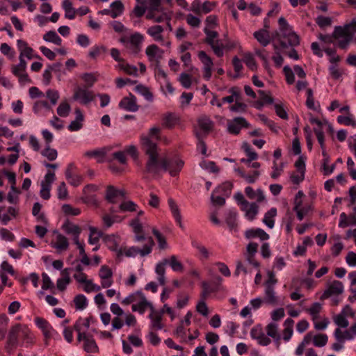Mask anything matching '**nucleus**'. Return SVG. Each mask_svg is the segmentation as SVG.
<instances>
[{"label":"nucleus","instance_id":"nucleus-1","mask_svg":"<svg viewBox=\"0 0 356 356\" xmlns=\"http://www.w3.org/2000/svg\"><path fill=\"white\" fill-rule=\"evenodd\" d=\"M278 23L279 30L273 33L272 38L277 40L282 49L298 45L299 37L293 31L286 20L281 17L278 19Z\"/></svg>","mask_w":356,"mask_h":356},{"label":"nucleus","instance_id":"nucleus-2","mask_svg":"<svg viewBox=\"0 0 356 356\" xmlns=\"http://www.w3.org/2000/svg\"><path fill=\"white\" fill-rule=\"evenodd\" d=\"M120 302L124 305H131V310L143 314L147 309H151L153 305L141 291L129 293Z\"/></svg>","mask_w":356,"mask_h":356},{"label":"nucleus","instance_id":"nucleus-3","mask_svg":"<svg viewBox=\"0 0 356 356\" xmlns=\"http://www.w3.org/2000/svg\"><path fill=\"white\" fill-rule=\"evenodd\" d=\"M161 129L158 127H153L149 129L148 135H143L140 137V142L143 148L148 156H157V145L152 141L160 139Z\"/></svg>","mask_w":356,"mask_h":356},{"label":"nucleus","instance_id":"nucleus-4","mask_svg":"<svg viewBox=\"0 0 356 356\" xmlns=\"http://www.w3.org/2000/svg\"><path fill=\"white\" fill-rule=\"evenodd\" d=\"M268 280L265 282L264 302L275 306L279 304V298L275 291V286L277 282L275 275L272 271H268Z\"/></svg>","mask_w":356,"mask_h":356},{"label":"nucleus","instance_id":"nucleus-5","mask_svg":"<svg viewBox=\"0 0 356 356\" xmlns=\"http://www.w3.org/2000/svg\"><path fill=\"white\" fill-rule=\"evenodd\" d=\"M154 245V242L152 237L148 238V242L146 243L142 248H139L137 246H123L122 248V254L119 255L118 259H122L124 257L127 258H134L138 255L143 257L148 254H149L152 251L153 246Z\"/></svg>","mask_w":356,"mask_h":356},{"label":"nucleus","instance_id":"nucleus-6","mask_svg":"<svg viewBox=\"0 0 356 356\" xmlns=\"http://www.w3.org/2000/svg\"><path fill=\"white\" fill-rule=\"evenodd\" d=\"M120 41L124 44L130 54L136 55L141 50L144 36L141 33L136 32L129 37L122 38Z\"/></svg>","mask_w":356,"mask_h":356},{"label":"nucleus","instance_id":"nucleus-7","mask_svg":"<svg viewBox=\"0 0 356 356\" xmlns=\"http://www.w3.org/2000/svg\"><path fill=\"white\" fill-rule=\"evenodd\" d=\"M98 163H106L113 173H120L127 169V157H98Z\"/></svg>","mask_w":356,"mask_h":356},{"label":"nucleus","instance_id":"nucleus-8","mask_svg":"<svg viewBox=\"0 0 356 356\" xmlns=\"http://www.w3.org/2000/svg\"><path fill=\"white\" fill-rule=\"evenodd\" d=\"M27 62L19 60V63L11 66L12 74L18 79L20 84L30 83L31 82L27 72Z\"/></svg>","mask_w":356,"mask_h":356},{"label":"nucleus","instance_id":"nucleus-9","mask_svg":"<svg viewBox=\"0 0 356 356\" xmlns=\"http://www.w3.org/2000/svg\"><path fill=\"white\" fill-rule=\"evenodd\" d=\"M56 180L55 173L49 170L44 175V179L41 181L40 195L44 200H49L51 197V189L52 184Z\"/></svg>","mask_w":356,"mask_h":356},{"label":"nucleus","instance_id":"nucleus-10","mask_svg":"<svg viewBox=\"0 0 356 356\" xmlns=\"http://www.w3.org/2000/svg\"><path fill=\"white\" fill-rule=\"evenodd\" d=\"M184 162L180 157L163 159V171L168 172L171 176L177 175L182 169Z\"/></svg>","mask_w":356,"mask_h":356},{"label":"nucleus","instance_id":"nucleus-11","mask_svg":"<svg viewBox=\"0 0 356 356\" xmlns=\"http://www.w3.org/2000/svg\"><path fill=\"white\" fill-rule=\"evenodd\" d=\"M176 157H149L147 162V172L157 175L163 171V159H175Z\"/></svg>","mask_w":356,"mask_h":356},{"label":"nucleus","instance_id":"nucleus-12","mask_svg":"<svg viewBox=\"0 0 356 356\" xmlns=\"http://www.w3.org/2000/svg\"><path fill=\"white\" fill-rule=\"evenodd\" d=\"M113 275L112 270L108 266L103 265L101 266L98 275L101 280L102 289H108L113 285Z\"/></svg>","mask_w":356,"mask_h":356},{"label":"nucleus","instance_id":"nucleus-13","mask_svg":"<svg viewBox=\"0 0 356 356\" xmlns=\"http://www.w3.org/2000/svg\"><path fill=\"white\" fill-rule=\"evenodd\" d=\"M197 56L203 64L202 70L204 78L207 81H209L211 77L212 67L213 65V60L204 51H199Z\"/></svg>","mask_w":356,"mask_h":356},{"label":"nucleus","instance_id":"nucleus-14","mask_svg":"<svg viewBox=\"0 0 356 356\" xmlns=\"http://www.w3.org/2000/svg\"><path fill=\"white\" fill-rule=\"evenodd\" d=\"M250 337L252 339L257 340V343L263 346H266L271 342L270 338L264 332L261 325H257L251 329Z\"/></svg>","mask_w":356,"mask_h":356},{"label":"nucleus","instance_id":"nucleus-15","mask_svg":"<svg viewBox=\"0 0 356 356\" xmlns=\"http://www.w3.org/2000/svg\"><path fill=\"white\" fill-rule=\"evenodd\" d=\"M150 309L149 318L150 320L149 325V330H161L164 327V324L162 322L163 316L161 313L156 310L153 306Z\"/></svg>","mask_w":356,"mask_h":356},{"label":"nucleus","instance_id":"nucleus-16","mask_svg":"<svg viewBox=\"0 0 356 356\" xmlns=\"http://www.w3.org/2000/svg\"><path fill=\"white\" fill-rule=\"evenodd\" d=\"M344 286L341 282L334 280L328 283L326 289L323 293V298H327L331 296H338L343 293Z\"/></svg>","mask_w":356,"mask_h":356},{"label":"nucleus","instance_id":"nucleus-17","mask_svg":"<svg viewBox=\"0 0 356 356\" xmlns=\"http://www.w3.org/2000/svg\"><path fill=\"white\" fill-rule=\"evenodd\" d=\"M17 47L19 51V60L26 61L25 58L28 60L33 59V49L29 46L26 41L22 39L17 40Z\"/></svg>","mask_w":356,"mask_h":356},{"label":"nucleus","instance_id":"nucleus-18","mask_svg":"<svg viewBox=\"0 0 356 356\" xmlns=\"http://www.w3.org/2000/svg\"><path fill=\"white\" fill-rule=\"evenodd\" d=\"M73 99L82 104H88L94 99L93 92L86 88H78L75 90Z\"/></svg>","mask_w":356,"mask_h":356},{"label":"nucleus","instance_id":"nucleus-19","mask_svg":"<svg viewBox=\"0 0 356 356\" xmlns=\"http://www.w3.org/2000/svg\"><path fill=\"white\" fill-rule=\"evenodd\" d=\"M164 29L162 26L160 25H154L150 26L147 30V33L152 38V39L158 42H161L162 45H165L166 47L170 46V42H165L163 36V32Z\"/></svg>","mask_w":356,"mask_h":356},{"label":"nucleus","instance_id":"nucleus-20","mask_svg":"<svg viewBox=\"0 0 356 356\" xmlns=\"http://www.w3.org/2000/svg\"><path fill=\"white\" fill-rule=\"evenodd\" d=\"M240 209L243 212L245 218L249 221L254 220L259 213V204L257 202H248Z\"/></svg>","mask_w":356,"mask_h":356},{"label":"nucleus","instance_id":"nucleus-21","mask_svg":"<svg viewBox=\"0 0 356 356\" xmlns=\"http://www.w3.org/2000/svg\"><path fill=\"white\" fill-rule=\"evenodd\" d=\"M145 54L149 62L157 63L162 58L163 51L156 44H152L146 47Z\"/></svg>","mask_w":356,"mask_h":356},{"label":"nucleus","instance_id":"nucleus-22","mask_svg":"<svg viewBox=\"0 0 356 356\" xmlns=\"http://www.w3.org/2000/svg\"><path fill=\"white\" fill-rule=\"evenodd\" d=\"M41 134L46 143L45 148L41 152L42 156H57V151L55 149L50 148L49 146L54 139L53 134L48 129H42Z\"/></svg>","mask_w":356,"mask_h":356},{"label":"nucleus","instance_id":"nucleus-23","mask_svg":"<svg viewBox=\"0 0 356 356\" xmlns=\"http://www.w3.org/2000/svg\"><path fill=\"white\" fill-rule=\"evenodd\" d=\"M105 243L108 248L115 254L117 258L122 254L121 250L123 245H120V238L118 236H107L105 238Z\"/></svg>","mask_w":356,"mask_h":356},{"label":"nucleus","instance_id":"nucleus-24","mask_svg":"<svg viewBox=\"0 0 356 356\" xmlns=\"http://www.w3.org/2000/svg\"><path fill=\"white\" fill-rule=\"evenodd\" d=\"M249 124L243 117L235 118L227 124V130L230 134H238L243 127H248Z\"/></svg>","mask_w":356,"mask_h":356},{"label":"nucleus","instance_id":"nucleus-25","mask_svg":"<svg viewBox=\"0 0 356 356\" xmlns=\"http://www.w3.org/2000/svg\"><path fill=\"white\" fill-rule=\"evenodd\" d=\"M354 33H356V20H353L350 23L346 24L343 27H336L333 33V35L335 38H339L345 35H350Z\"/></svg>","mask_w":356,"mask_h":356},{"label":"nucleus","instance_id":"nucleus-26","mask_svg":"<svg viewBox=\"0 0 356 356\" xmlns=\"http://www.w3.org/2000/svg\"><path fill=\"white\" fill-rule=\"evenodd\" d=\"M18 333L23 340V345L28 347L34 343V335L26 325L17 324Z\"/></svg>","mask_w":356,"mask_h":356},{"label":"nucleus","instance_id":"nucleus-27","mask_svg":"<svg viewBox=\"0 0 356 356\" xmlns=\"http://www.w3.org/2000/svg\"><path fill=\"white\" fill-rule=\"evenodd\" d=\"M119 107L129 112H136L138 109V106L136 104V99L131 94H130L129 96L125 97L121 99L119 103Z\"/></svg>","mask_w":356,"mask_h":356},{"label":"nucleus","instance_id":"nucleus-28","mask_svg":"<svg viewBox=\"0 0 356 356\" xmlns=\"http://www.w3.org/2000/svg\"><path fill=\"white\" fill-rule=\"evenodd\" d=\"M125 196V191L117 189L113 186H108L106 191V199L111 203H115Z\"/></svg>","mask_w":356,"mask_h":356},{"label":"nucleus","instance_id":"nucleus-29","mask_svg":"<svg viewBox=\"0 0 356 356\" xmlns=\"http://www.w3.org/2000/svg\"><path fill=\"white\" fill-rule=\"evenodd\" d=\"M19 337V334L18 333L17 325L13 327L12 329L9 332L6 349L8 352L11 353L19 343L18 337Z\"/></svg>","mask_w":356,"mask_h":356},{"label":"nucleus","instance_id":"nucleus-30","mask_svg":"<svg viewBox=\"0 0 356 356\" xmlns=\"http://www.w3.org/2000/svg\"><path fill=\"white\" fill-rule=\"evenodd\" d=\"M51 246L59 252L67 250L69 248L68 239L64 235L57 232L51 241Z\"/></svg>","mask_w":356,"mask_h":356},{"label":"nucleus","instance_id":"nucleus-31","mask_svg":"<svg viewBox=\"0 0 356 356\" xmlns=\"http://www.w3.org/2000/svg\"><path fill=\"white\" fill-rule=\"evenodd\" d=\"M286 165V162L284 161L282 157H275L273 162L272 172L270 174L271 178L277 179L282 173Z\"/></svg>","mask_w":356,"mask_h":356},{"label":"nucleus","instance_id":"nucleus-32","mask_svg":"<svg viewBox=\"0 0 356 356\" xmlns=\"http://www.w3.org/2000/svg\"><path fill=\"white\" fill-rule=\"evenodd\" d=\"M74 330L77 332V340L81 341V338L85 335H88L86 332L90 327V321L88 318H80L74 324Z\"/></svg>","mask_w":356,"mask_h":356},{"label":"nucleus","instance_id":"nucleus-33","mask_svg":"<svg viewBox=\"0 0 356 356\" xmlns=\"http://www.w3.org/2000/svg\"><path fill=\"white\" fill-rule=\"evenodd\" d=\"M245 193L250 200H254L257 204L266 201V196L261 188L254 190L251 186H247Z\"/></svg>","mask_w":356,"mask_h":356},{"label":"nucleus","instance_id":"nucleus-34","mask_svg":"<svg viewBox=\"0 0 356 356\" xmlns=\"http://www.w3.org/2000/svg\"><path fill=\"white\" fill-rule=\"evenodd\" d=\"M238 212L235 209H228L225 215V220L230 231L236 230L238 225Z\"/></svg>","mask_w":356,"mask_h":356},{"label":"nucleus","instance_id":"nucleus-35","mask_svg":"<svg viewBox=\"0 0 356 356\" xmlns=\"http://www.w3.org/2000/svg\"><path fill=\"white\" fill-rule=\"evenodd\" d=\"M245 236L248 239L258 238L261 241H267L270 237L269 234L261 228H252L247 229L245 232Z\"/></svg>","mask_w":356,"mask_h":356},{"label":"nucleus","instance_id":"nucleus-36","mask_svg":"<svg viewBox=\"0 0 356 356\" xmlns=\"http://www.w3.org/2000/svg\"><path fill=\"white\" fill-rule=\"evenodd\" d=\"M168 263V259H163L162 261L156 264L155 273L157 275V280L160 285L165 286V266Z\"/></svg>","mask_w":356,"mask_h":356},{"label":"nucleus","instance_id":"nucleus-37","mask_svg":"<svg viewBox=\"0 0 356 356\" xmlns=\"http://www.w3.org/2000/svg\"><path fill=\"white\" fill-rule=\"evenodd\" d=\"M349 226H356V209L353 213L349 216L346 215L344 212L341 213L339 216V227L344 228Z\"/></svg>","mask_w":356,"mask_h":356},{"label":"nucleus","instance_id":"nucleus-38","mask_svg":"<svg viewBox=\"0 0 356 356\" xmlns=\"http://www.w3.org/2000/svg\"><path fill=\"white\" fill-rule=\"evenodd\" d=\"M81 341L83 342V348L86 352L91 353H95L98 352V346L92 336L89 334L85 335L81 338Z\"/></svg>","mask_w":356,"mask_h":356},{"label":"nucleus","instance_id":"nucleus-39","mask_svg":"<svg viewBox=\"0 0 356 356\" xmlns=\"http://www.w3.org/2000/svg\"><path fill=\"white\" fill-rule=\"evenodd\" d=\"M266 335L271 337L275 341H279L281 339V334L279 332V325L276 322H270L266 327Z\"/></svg>","mask_w":356,"mask_h":356},{"label":"nucleus","instance_id":"nucleus-40","mask_svg":"<svg viewBox=\"0 0 356 356\" xmlns=\"http://www.w3.org/2000/svg\"><path fill=\"white\" fill-rule=\"evenodd\" d=\"M293 325L294 321L291 318H288L284 321L283 324L284 330L281 337L285 341H289L293 336Z\"/></svg>","mask_w":356,"mask_h":356},{"label":"nucleus","instance_id":"nucleus-41","mask_svg":"<svg viewBox=\"0 0 356 356\" xmlns=\"http://www.w3.org/2000/svg\"><path fill=\"white\" fill-rule=\"evenodd\" d=\"M34 322L37 327L42 331L46 337H50L52 335L54 330L46 320L37 317L34 319Z\"/></svg>","mask_w":356,"mask_h":356},{"label":"nucleus","instance_id":"nucleus-42","mask_svg":"<svg viewBox=\"0 0 356 356\" xmlns=\"http://www.w3.org/2000/svg\"><path fill=\"white\" fill-rule=\"evenodd\" d=\"M168 204L170 209V211L172 213V215L173 218H175V221L179 226V227L182 229H184V225L181 220V215L180 213L179 209L177 204L175 202V201L172 199L168 200Z\"/></svg>","mask_w":356,"mask_h":356},{"label":"nucleus","instance_id":"nucleus-43","mask_svg":"<svg viewBox=\"0 0 356 356\" xmlns=\"http://www.w3.org/2000/svg\"><path fill=\"white\" fill-rule=\"evenodd\" d=\"M168 204L170 209V211L172 213V215L173 218H175V221L179 226V227L182 229H184V225L181 220V215L180 213L179 209L177 204L175 202V201L172 199L168 200Z\"/></svg>","mask_w":356,"mask_h":356},{"label":"nucleus","instance_id":"nucleus-44","mask_svg":"<svg viewBox=\"0 0 356 356\" xmlns=\"http://www.w3.org/2000/svg\"><path fill=\"white\" fill-rule=\"evenodd\" d=\"M63 228L67 234L72 235L74 242H78L81 234V228L78 225L68 222L63 225Z\"/></svg>","mask_w":356,"mask_h":356},{"label":"nucleus","instance_id":"nucleus-45","mask_svg":"<svg viewBox=\"0 0 356 356\" xmlns=\"http://www.w3.org/2000/svg\"><path fill=\"white\" fill-rule=\"evenodd\" d=\"M228 93L229 95L222 98V102L223 103H235L236 101L239 99V97H241V91L239 88L236 86L230 88L228 90Z\"/></svg>","mask_w":356,"mask_h":356},{"label":"nucleus","instance_id":"nucleus-46","mask_svg":"<svg viewBox=\"0 0 356 356\" xmlns=\"http://www.w3.org/2000/svg\"><path fill=\"white\" fill-rule=\"evenodd\" d=\"M61 274L63 275V277L58 278L57 280L56 287L59 291H63L66 289L67 286L70 284L71 281L69 275V269H64L63 270L61 271Z\"/></svg>","mask_w":356,"mask_h":356},{"label":"nucleus","instance_id":"nucleus-47","mask_svg":"<svg viewBox=\"0 0 356 356\" xmlns=\"http://www.w3.org/2000/svg\"><path fill=\"white\" fill-rule=\"evenodd\" d=\"M76 118L72 121L68 126V129L71 131H76L82 128V122L83 121V115L80 109L75 110Z\"/></svg>","mask_w":356,"mask_h":356},{"label":"nucleus","instance_id":"nucleus-48","mask_svg":"<svg viewBox=\"0 0 356 356\" xmlns=\"http://www.w3.org/2000/svg\"><path fill=\"white\" fill-rule=\"evenodd\" d=\"M277 216V209L275 207L271 208L269 211L265 213L262 220L263 223L269 229H273L275 226V218Z\"/></svg>","mask_w":356,"mask_h":356},{"label":"nucleus","instance_id":"nucleus-49","mask_svg":"<svg viewBox=\"0 0 356 356\" xmlns=\"http://www.w3.org/2000/svg\"><path fill=\"white\" fill-rule=\"evenodd\" d=\"M254 37L264 47H266L270 41V36L266 29H260L255 31Z\"/></svg>","mask_w":356,"mask_h":356},{"label":"nucleus","instance_id":"nucleus-50","mask_svg":"<svg viewBox=\"0 0 356 356\" xmlns=\"http://www.w3.org/2000/svg\"><path fill=\"white\" fill-rule=\"evenodd\" d=\"M65 11V17L68 19H74L76 17V9H75L70 0H64L62 4Z\"/></svg>","mask_w":356,"mask_h":356},{"label":"nucleus","instance_id":"nucleus-51","mask_svg":"<svg viewBox=\"0 0 356 356\" xmlns=\"http://www.w3.org/2000/svg\"><path fill=\"white\" fill-rule=\"evenodd\" d=\"M312 338H313V333L309 332L307 333L303 338L302 341L299 343L298 347L296 348L295 350V354L297 356H302L305 348L306 346L310 344L311 342H312Z\"/></svg>","mask_w":356,"mask_h":356},{"label":"nucleus","instance_id":"nucleus-52","mask_svg":"<svg viewBox=\"0 0 356 356\" xmlns=\"http://www.w3.org/2000/svg\"><path fill=\"white\" fill-rule=\"evenodd\" d=\"M107 53V48L103 44L94 45L89 51L88 56L92 58L96 59L97 58L104 56Z\"/></svg>","mask_w":356,"mask_h":356},{"label":"nucleus","instance_id":"nucleus-53","mask_svg":"<svg viewBox=\"0 0 356 356\" xmlns=\"http://www.w3.org/2000/svg\"><path fill=\"white\" fill-rule=\"evenodd\" d=\"M61 64L59 63H54L53 65H49L47 69L43 72V82L44 85L47 86L49 84L51 79V72L56 71L60 69Z\"/></svg>","mask_w":356,"mask_h":356},{"label":"nucleus","instance_id":"nucleus-54","mask_svg":"<svg viewBox=\"0 0 356 356\" xmlns=\"http://www.w3.org/2000/svg\"><path fill=\"white\" fill-rule=\"evenodd\" d=\"M51 110V105L45 100L36 101L33 106V111L35 114H40L43 111H49Z\"/></svg>","mask_w":356,"mask_h":356},{"label":"nucleus","instance_id":"nucleus-55","mask_svg":"<svg viewBox=\"0 0 356 356\" xmlns=\"http://www.w3.org/2000/svg\"><path fill=\"white\" fill-rule=\"evenodd\" d=\"M337 121L340 124L356 127V119L353 114L339 115L337 118Z\"/></svg>","mask_w":356,"mask_h":356},{"label":"nucleus","instance_id":"nucleus-56","mask_svg":"<svg viewBox=\"0 0 356 356\" xmlns=\"http://www.w3.org/2000/svg\"><path fill=\"white\" fill-rule=\"evenodd\" d=\"M112 12V18H116L120 16L124 11V5L120 0H115L110 5Z\"/></svg>","mask_w":356,"mask_h":356},{"label":"nucleus","instance_id":"nucleus-57","mask_svg":"<svg viewBox=\"0 0 356 356\" xmlns=\"http://www.w3.org/2000/svg\"><path fill=\"white\" fill-rule=\"evenodd\" d=\"M323 309V305L320 302H314L312 306L307 309V312L310 315L312 321H315L320 317V313Z\"/></svg>","mask_w":356,"mask_h":356},{"label":"nucleus","instance_id":"nucleus-58","mask_svg":"<svg viewBox=\"0 0 356 356\" xmlns=\"http://www.w3.org/2000/svg\"><path fill=\"white\" fill-rule=\"evenodd\" d=\"M199 165L202 170L208 172L209 173L216 174L219 172L218 167L213 161L203 159Z\"/></svg>","mask_w":356,"mask_h":356},{"label":"nucleus","instance_id":"nucleus-59","mask_svg":"<svg viewBox=\"0 0 356 356\" xmlns=\"http://www.w3.org/2000/svg\"><path fill=\"white\" fill-rule=\"evenodd\" d=\"M43 40L47 42H51L56 45H60L62 39L54 31H49L43 35Z\"/></svg>","mask_w":356,"mask_h":356},{"label":"nucleus","instance_id":"nucleus-60","mask_svg":"<svg viewBox=\"0 0 356 356\" xmlns=\"http://www.w3.org/2000/svg\"><path fill=\"white\" fill-rule=\"evenodd\" d=\"M113 146L108 145L101 148L95 149L93 150L88 151L86 152L85 156H106L111 154Z\"/></svg>","mask_w":356,"mask_h":356},{"label":"nucleus","instance_id":"nucleus-61","mask_svg":"<svg viewBox=\"0 0 356 356\" xmlns=\"http://www.w3.org/2000/svg\"><path fill=\"white\" fill-rule=\"evenodd\" d=\"M198 126L202 132L207 134L212 129L213 122L209 118L202 116L198 119Z\"/></svg>","mask_w":356,"mask_h":356},{"label":"nucleus","instance_id":"nucleus-62","mask_svg":"<svg viewBox=\"0 0 356 356\" xmlns=\"http://www.w3.org/2000/svg\"><path fill=\"white\" fill-rule=\"evenodd\" d=\"M311 209L312 207L310 205L302 206L299 203H297L293 207V210L296 213L299 220H302Z\"/></svg>","mask_w":356,"mask_h":356},{"label":"nucleus","instance_id":"nucleus-63","mask_svg":"<svg viewBox=\"0 0 356 356\" xmlns=\"http://www.w3.org/2000/svg\"><path fill=\"white\" fill-rule=\"evenodd\" d=\"M328 341V337L325 334H313L312 343L314 346L324 347Z\"/></svg>","mask_w":356,"mask_h":356},{"label":"nucleus","instance_id":"nucleus-64","mask_svg":"<svg viewBox=\"0 0 356 356\" xmlns=\"http://www.w3.org/2000/svg\"><path fill=\"white\" fill-rule=\"evenodd\" d=\"M90 234L88 238L89 244H96L99 241L100 238L102 236V232L94 227H89Z\"/></svg>","mask_w":356,"mask_h":356}]
</instances>
